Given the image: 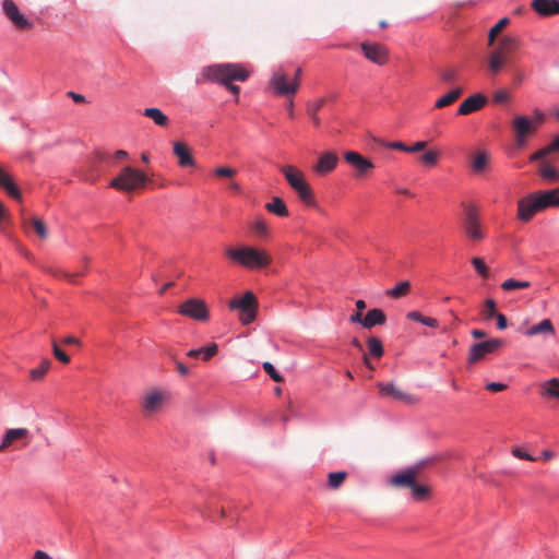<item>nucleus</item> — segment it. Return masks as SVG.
<instances>
[{
    "label": "nucleus",
    "mask_w": 559,
    "mask_h": 559,
    "mask_svg": "<svg viewBox=\"0 0 559 559\" xmlns=\"http://www.w3.org/2000/svg\"><path fill=\"white\" fill-rule=\"evenodd\" d=\"M202 76L204 80L225 85L233 94L238 95L240 87L233 82H245L249 78V71L239 63H221L204 67Z\"/></svg>",
    "instance_id": "f257e3e1"
},
{
    "label": "nucleus",
    "mask_w": 559,
    "mask_h": 559,
    "mask_svg": "<svg viewBox=\"0 0 559 559\" xmlns=\"http://www.w3.org/2000/svg\"><path fill=\"white\" fill-rule=\"evenodd\" d=\"M225 254L231 261L249 270L266 267L271 263V257L265 250L250 246L227 248Z\"/></svg>",
    "instance_id": "f03ea898"
},
{
    "label": "nucleus",
    "mask_w": 559,
    "mask_h": 559,
    "mask_svg": "<svg viewBox=\"0 0 559 559\" xmlns=\"http://www.w3.org/2000/svg\"><path fill=\"white\" fill-rule=\"evenodd\" d=\"M280 170L301 202L308 206H317L313 191L299 168L294 165H284L281 166Z\"/></svg>",
    "instance_id": "7ed1b4c3"
},
{
    "label": "nucleus",
    "mask_w": 559,
    "mask_h": 559,
    "mask_svg": "<svg viewBox=\"0 0 559 559\" xmlns=\"http://www.w3.org/2000/svg\"><path fill=\"white\" fill-rule=\"evenodd\" d=\"M520 47V39L515 36H503L488 58V68L496 75L510 62L511 55Z\"/></svg>",
    "instance_id": "20e7f679"
},
{
    "label": "nucleus",
    "mask_w": 559,
    "mask_h": 559,
    "mask_svg": "<svg viewBox=\"0 0 559 559\" xmlns=\"http://www.w3.org/2000/svg\"><path fill=\"white\" fill-rule=\"evenodd\" d=\"M147 181L148 178L143 171L126 166L109 186L119 191L131 192L144 188Z\"/></svg>",
    "instance_id": "39448f33"
},
{
    "label": "nucleus",
    "mask_w": 559,
    "mask_h": 559,
    "mask_svg": "<svg viewBox=\"0 0 559 559\" xmlns=\"http://www.w3.org/2000/svg\"><path fill=\"white\" fill-rule=\"evenodd\" d=\"M464 209L462 229L464 235L473 241H481L486 234L479 215V211L474 204L462 203Z\"/></svg>",
    "instance_id": "423d86ee"
},
{
    "label": "nucleus",
    "mask_w": 559,
    "mask_h": 559,
    "mask_svg": "<svg viewBox=\"0 0 559 559\" xmlns=\"http://www.w3.org/2000/svg\"><path fill=\"white\" fill-rule=\"evenodd\" d=\"M228 307L233 310H239V320L242 324L248 325L257 318L258 299L252 292H247L242 297L231 299Z\"/></svg>",
    "instance_id": "0eeeda50"
},
{
    "label": "nucleus",
    "mask_w": 559,
    "mask_h": 559,
    "mask_svg": "<svg viewBox=\"0 0 559 559\" xmlns=\"http://www.w3.org/2000/svg\"><path fill=\"white\" fill-rule=\"evenodd\" d=\"M269 86L274 94L284 97H292L298 92L297 82H293L282 67L273 71L270 76Z\"/></svg>",
    "instance_id": "6e6552de"
},
{
    "label": "nucleus",
    "mask_w": 559,
    "mask_h": 559,
    "mask_svg": "<svg viewBox=\"0 0 559 559\" xmlns=\"http://www.w3.org/2000/svg\"><path fill=\"white\" fill-rule=\"evenodd\" d=\"M504 344L506 343L502 338H489L473 344L468 350V364H476L486 359L488 355L498 353L504 346Z\"/></svg>",
    "instance_id": "1a4fd4ad"
},
{
    "label": "nucleus",
    "mask_w": 559,
    "mask_h": 559,
    "mask_svg": "<svg viewBox=\"0 0 559 559\" xmlns=\"http://www.w3.org/2000/svg\"><path fill=\"white\" fill-rule=\"evenodd\" d=\"M178 313L200 322H205L210 318L206 302L199 298L187 299L178 307Z\"/></svg>",
    "instance_id": "9d476101"
},
{
    "label": "nucleus",
    "mask_w": 559,
    "mask_h": 559,
    "mask_svg": "<svg viewBox=\"0 0 559 559\" xmlns=\"http://www.w3.org/2000/svg\"><path fill=\"white\" fill-rule=\"evenodd\" d=\"M2 11L7 19L17 31H29L34 27V22L26 17L13 0L2 1Z\"/></svg>",
    "instance_id": "9b49d317"
},
{
    "label": "nucleus",
    "mask_w": 559,
    "mask_h": 559,
    "mask_svg": "<svg viewBox=\"0 0 559 559\" xmlns=\"http://www.w3.org/2000/svg\"><path fill=\"white\" fill-rule=\"evenodd\" d=\"M512 128L519 146L525 145L526 139L537 130L535 122L525 116H515L512 121Z\"/></svg>",
    "instance_id": "f8f14e48"
},
{
    "label": "nucleus",
    "mask_w": 559,
    "mask_h": 559,
    "mask_svg": "<svg viewBox=\"0 0 559 559\" xmlns=\"http://www.w3.org/2000/svg\"><path fill=\"white\" fill-rule=\"evenodd\" d=\"M360 48L364 56L378 66H383L389 60V50L381 44L364 41Z\"/></svg>",
    "instance_id": "ddd939ff"
},
{
    "label": "nucleus",
    "mask_w": 559,
    "mask_h": 559,
    "mask_svg": "<svg viewBox=\"0 0 559 559\" xmlns=\"http://www.w3.org/2000/svg\"><path fill=\"white\" fill-rule=\"evenodd\" d=\"M344 159L357 170V176L360 177L368 175L374 168V165L370 159L355 151L346 152L344 154Z\"/></svg>",
    "instance_id": "4468645a"
},
{
    "label": "nucleus",
    "mask_w": 559,
    "mask_h": 559,
    "mask_svg": "<svg viewBox=\"0 0 559 559\" xmlns=\"http://www.w3.org/2000/svg\"><path fill=\"white\" fill-rule=\"evenodd\" d=\"M540 212L537 200L533 193L522 198L518 202V218L522 222H530L533 216Z\"/></svg>",
    "instance_id": "2eb2a0df"
},
{
    "label": "nucleus",
    "mask_w": 559,
    "mask_h": 559,
    "mask_svg": "<svg viewBox=\"0 0 559 559\" xmlns=\"http://www.w3.org/2000/svg\"><path fill=\"white\" fill-rule=\"evenodd\" d=\"M378 388L383 395L390 396L393 400L401 401L406 404L417 403V399L414 395L402 391L393 382H389V383L380 382V383H378Z\"/></svg>",
    "instance_id": "dca6fc26"
},
{
    "label": "nucleus",
    "mask_w": 559,
    "mask_h": 559,
    "mask_svg": "<svg viewBox=\"0 0 559 559\" xmlns=\"http://www.w3.org/2000/svg\"><path fill=\"white\" fill-rule=\"evenodd\" d=\"M0 188L3 189L12 199L16 201L22 200L21 190L17 187L13 176L2 165H0Z\"/></svg>",
    "instance_id": "f3484780"
},
{
    "label": "nucleus",
    "mask_w": 559,
    "mask_h": 559,
    "mask_svg": "<svg viewBox=\"0 0 559 559\" xmlns=\"http://www.w3.org/2000/svg\"><path fill=\"white\" fill-rule=\"evenodd\" d=\"M16 441H24L26 445L29 441V431L26 428H14L5 431L2 442L0 443V452L10 448Z\"/></svg>",
    "instance_id": "a211bd4d"
},
{
    "label": "nucleus",
    "mask_w": 559,
    "mask_h": 559,
    "mask_svg": "<svg viewBox=\"0 0 559 559\" xmlns=\"http://www.w3.org/2000/svg\"><path fill=\"white\" fill-rule=\"evenodd\" d=\"M488 99L485 95L480 93H476L469 97H467L459 107L457 114L462 116H466L473 114L475 111L480 110L486 104Z\"/></svg>",
    "instance_id": "6ab92c4d"
},
{
    "label": "nucleus",
    "mask_w": 559,
    "mask_h": 559,
    "mask_svg": "<svg viewBox=\"0 0 559 559\" xmlns=\"http://www.w3.org/2000/svg\"><path fill=\"white\" fill-rule=\"evenodd\" d=\"M540 212L548 207H559V189L533 192Z\"/></svg>",
    "instance_id": "aec40b11"
},
{
    "label": "nucleus",
    "mask_w": 559,
    "mask_h": 559,
    "mask_svg": "<svg viewBox=\"0 0 559 559\" xmlns=\"http://www.w3.org/2000/svg\"><path fill=\"white\" fill-rule=\"evenodd\" d=\"M338 163V157L335 153H323L318 163L312 167L313 171L320 176H324L333 171Z\"/></svg>",
    "instance_id": "412c9836"
},
{
    "label": "nucleus",
    "mask_w": 559,
    "mask_h": 559,
    "mask_svg": "<svg viewBox=\"0 0 559 559\" xmlns=\"http://www.w3.org/2000/svg\"><path fill=\"white\" fill-rule=\"evenodd\" d=\"M416 469H409L408 467L404 471L393 475L390 478V485L395 488H408L411 489L416 481Z\"/></svg>",
    "instance_id": "4be33fe9"
},
{
    "label": "nucleus",
    "mask_w": 559,
    "mask_h": 559,
    "mask_svg": "<svg viewBox=\"0 0 559 559\" xmlns=\"http://www.w3.org/2000/svg\"><path fill=\"white\" fill-rule=\"evenodd\" d=\"M166 401V394L160 391L148 392L142 401V406L147 413L158 412Z\"/></svg>",
    "instance_id": "5701e85b"
},
{
    "label": "nucleus",
    "mask_w": 559,
    "mask_h": 559,
    "mask_svg": "<svg viewBox=\"0 0 559 559\" xmlns=\"http://www.w3.org/2000/svg\"><path fill=\"white\" fill-rule=\"evenodd\" d=\"M532 8L538 15L545 17L559 14L558 0H533Z\"/></svg>",
    "instance_id": "b1692460"
},
{
    "label": "nucleus",
    "mask_w": 559,
    "mask_h": 559,
    "mask_svg": "<svg viewBox=\"0 0 559 559\" xmlns=\"http://www.w3.org/2000/svg\"><path fill=\"white\" fill-rule=\"evenodd\" d=\"M367 346L368 354L364 353L362 360L368 368L373 369V366L369 361L368 355L377 359L381 358L384 354L383 345L378 337L370 336L367 340Z\"/></svg>",
    "instance_id": "393cba45"
},
{
    "label": "nucleus",
    "mask_w": 559,
    "mask_h": 559,
    "mask_svg": "<svg viewBox=\"0 0 559 559\" xmlns=\"http://www.w3.org/2000/svg\"><path fill=\"white\" fill-rule=\"evenodd\" d=\"M174 154L178 158V164L181 167L193 166L194 159L191 155L189 146L183 142L174 143Z\"/></svg>",
    "instance_id": "a878e982"
},
{
    "label": "nucleus",
    "mask_w": 559,
    "mask_h": 559,
    "mask_svg": "<svg viewBox=\"0 0 559 559\" xmlns=\"http://www.w3.org/2000/svg\"><path fill=\"white\" fill-rule=\"evenodd\" d=\"M386 322V317L383 310L379 308L370 309L364 318L362 326L365 329H372L376 325H383Z\"/></svg>",
    "instance_id": "bb28decb"
},
{
    "label": "nucleus",
    "mask_w": 559,
    "mask_h": 559,
    "mask_svg": "<svg viewBox=\"0 0 559 559\" xmlns=\"http://www.w3.org/2000/svg\"><path fill=\"white\" fill-rule=\"evenodd\" d=\"M525 334L527 336H534L537 334H555V328L552 322L549 319H544L539 323L532 325L526 330Z\"/></svg>",
    "instance_id": "cd10ccee"
},
{
    "label": "nucleus",
    "mask_w": 559,
    "mask_h": 559,
    "mask_svg": "<svg viewBox=\"0 0 559 559\" xmlns=\"http://www.w3.org/2000/svg\"><path fill=\"white\" fill-rule=\"evenodd\" d=\"M218 352V346L215 343H211L209 346L197 348V349H190L187 353V356L190 358H199L202 357L203 360H209L214 355H216Z\"/></svg>",
    "instance_id": "c85d7f7f"
},
{
    "label": "nucleus",
    "mask_w": 559,
    "mask_h": 559,
    "mask_svg": "<svg viewBox=\"0 0 559 559\" xmlns=\"http://www.w3.org/2000/svg\"><path fill=\"white\" fill-rule=\"evenodd\" d=\"M265 209L280 217L288 216L287 206L284 203V201L278 197H274L271 202L266 203Z\"/></svg>",
    "instance_id": "c756f323"
},
{
    "label": "nucleus",
    "mask_w": 559,
    "mask_h": 559,
    "mask_svg": "<svg viewBox=\"0 0 559 559\" xmlns=\"http://www.w3.org/2000/svg\"><path fill=\"white\" fill-rule=\"evenodd\" d=\"M143 115L152 119L159 127H166L169 122L168 117L156 107L145 108Z\"/></svg>",
    "instance_id": "7c9ffc66"
},
{
    "label": "nucleus",
    "mask_w": 559,
    "mask_h": 559,
    "mask_svg": "<svg viewBox=\"0 0 559 559\" xmlns=\"http://www.w3.org/2000/svg\"><path fill=\"white\" fill-rule=\"evenodd\" d=\"M462 93H463L462 87H455L454 90L450 91L449 93H447L445 95L440 97L436 102L435 107L440 109V108H444L447 106L452 105L460 98Z\"/></svg>",
    "instance_id": "2f4dec72"
},
{
    "label": "nucleus",
    "mask_w": 559,
    "mask_h": 559,
    "mask_svg": "<svg viewBox=\"0 0 559 559\" xmlns=\"http://www.w3.org/2000/svg\"><path fill=\"white\" fill-rule=\"evenodd\" d=\"M489 163V155L488 153L481 151L474 155L472 160V170L476 174L484 173Z\"/></svg>",
    "instance_id": "473e14b6"
},
{
    "label": "nucleus",
    "mask_w": 559,
    "mask_h": 559,
    "mask_svg": "<svg viewBox=\"0 0 559 559\" xmlns=\"http://www.w3.org/2000/svg\"><path fill=\"white\" fill-rule=\"evenodd\" d=\"M24 226H32L41 239H46L48 237V229L46 224L39 217L34 216L31 218H24Z\"/></svg>",
    "instance_id": "72a5a7b5"
},
{
    "label": "nucleus",
    "mask_w": 559,
    "mask_h": 559,
    "mask_svg": "<svg viewBox=\"0 0 559 559\" xmlns=\"http://www.w3.org/2000/svg\"><path fill=\"white\" fill-rule=\"evenodd\" d=\"M411 292V283L408 281H402L397 283L393 288L388 289L385 295L394 299L405 297Z\"/></svg>",
    "instance_id": "f704fd0d"
},
{
    "label": "nucleus",
    "mask_w": 559,
    "mask_h": 559,
    "mask_svg": "<svg viewBox=\"0 0 559 559\" xmlns=\"http://www.w3.org/2000/svg\"><path fill=\"white\" fill-rule=\"evenodd\" d=\"M406 318L408 320L420 322L421 324L430 326V328L439 326V322L437 319L430 318V317H425L419 311H411L406 314Z\"/></svg>",
    "instance_id": "c9c22d12"
},
{
    "label": "nucleus",
    "mask_w": 559,
    "mask_h": 559,
    "mask_svg": "<svg viewBox=\"0 0 559 559\" xmlns=\"http://www.w3.org/2000/svg\"><path fill=\"white\" fill-rule=\"evenodd\" d=\"M539 176L548 181H559V170L547 163H542L539 166Z\"/></svg>",
    "instance_id": "e433bc0d"
},
{
    "label": "nucleus",
    "mask_w": 559,
    "mask_h": 559,
    "mask_svg": "<svg viewBox=\"0 0 559 559\" xmlns=\"http://www.w3.org/2000/svg\"><path fill=\"white\" fill-rule=\"evenodd\" d=\"M106 159V156L105 154L103 153H96L95 156H94V159L91 162V169L88 170V173L85 175V180L87 181H91V182H94L97 177H98V166L97 164L105 160Z\"/></svg>",
    "instance_id": "4c0bfd02"
},
{
    "label": "nucleus",
    "mask_w": 559,
    "mask_h": 559,
    "mask_svg": "<svg viewBox=\"0 0 559 559\" xmlns=\"http://www.w3.org/2000/svg\"><path fill=\"white\" fill-rule=\"evenodd\" d=\"M554 152H559V135L556 136L554 139V141L548 146L535 152L531 156V160L543 159L547 155H549L550 153H554Z\"/></svg>",
    "instance_id": "58836bf2"
},
{
    "label": "nucleus",
    "mask_w": 559,
    "mask_h": 559,
    "mask_svg": "<svg viewBox=\"0 0 559 559\" xmlns=\"http://www.w3.org/2000/svg\"><path fill=\"white\" fill-rule=\"evenodd\" d=\"M347 477L346 472H332L328 475V486L331 489H338Z\"/></svg>",
    "instance_id": "ea45409f"
},
{
    "label": "nucleus",
    "mask_w": 559,
    "mask_h": 559,
    "mask_svg": "<svg viewBox=\"0 0 559 559\" xmlns=\"http://www.w3.org/2000/svg\"><path fill=\"white\" fill-rule=\"evenodd\" d=\"M530 286H531V283L527 281H518V280H513V278L506 280L501 284V288L506 292H511V290H515V289H524V288H528Z\"/></svg>",
    "instance_id": "a19ab883"
},
{
    "label": "nucleus",
    "mask_w": 559,
    "mask_h": 559,
    "mask_svg": "<svg viewBox=\"0 0 559 559\" xmlns=\"http://www.w3.org/2000/svg\"><path fill=\"white\" fill-rule=\"evenodd\" d=\"M510 23L509 17H502L498 21V23L491 27L488 34V45H492L498 34L502 32V29L508 26Z\"/></svg>",
    "instance_id": "79ce46f5"
},
{
    "label": "nucleus",
    "mask_w": 559,
    "mask_h": 559,
    "mask_svg": "<svg viewBox=\"0 0 559 559\" xmlns=\"http://www.w3.org/2000/svg\"><path fill=\"white\" fill-rule=\"evenodd\" d=\"M50 365H51L50 360H48V359L41 360V362L39 364L38 367H36L29 371V376H31L32 380H35V381L40 380L49 370Z\"/></svg>",
    "instance_id": "37998d69"
},
{
    "label": "nucleus",
    "mask_w": 559,
    "mask_h": 559,
    "mask_svg": "<svg viewBox=\"0 0 559 559\" xmlns=\"http://www.w3.org/2000/svg\"><path fill=\"white\" fill-rule=\"evenodd\" d=\"M439 75L442 82L452 83L459 78V70L453 67L444 68L439 71Z\"/></svg>",
    "instance_id": "c03bdc74"
},
{
    "label": "nucleus",
    "mask_w": 559,
    "mask_h": 559,
    "mask_svg": "<svg viewBox=\"0 0 559 559\" xmlns=\"http://www.w3.org/2000/svg\"><path fill=\"white\" fill-rule=\"evenodd\" d=\"M412 497L415 500H425L430 495V489L427 486L419 485L415 481V485L411 488Z\"/></svg>",
    "instance_id": "a18cd8bd"
},
{
    "label": "nucleus",
    "mask_w": 559,
    "mask_h": 559,
    "mask_svg": "<svg viewBox=\"0 0 559 559\" xmlns=\"http://www.w3.org/2000/svg\"><path fill=\"white\" fill-rule=\"evenodd\" d=\"M439 152L436 150L426 151L420 157L419 160L426 166H435L439 159Z\"/></svg>",
    "instance_id": "49530a36"
},
{
    "label": "nucleus",
    "mask_w": 559,
    "mask_h": 559,
    "mask_svg": "<svg viewBox=\"0 0 559 559\" xmlns=\"http://www.w3.org/2000/svg\"><path fill=\"white\" fill-rule=\"evenodd\" d=\"M545 392L551 396L559 399V379L552 378L544 383Z\"/></svg>",
    "instance_id": "de8ad7c7"
},
{
    "label": "nucleus",
    "mask_w": 559,
    "mask_h": 559,
    "mask_svg": "<svg viewBox=\"0 0 559 559\" xmlns=\"http://www.w3.org/2000/svg\"><path fill=\"white\" fill-rule=\"evenodd\" d=\"M481 313L486 320L495 318L498 313L496 310V301L493 299H487Z\"/></svg>",
    "instance_id": "09e8293b"
},
{
    "label": "nucleus",
    "mask_w": 559,
    "mask_h": 559,
    "mask_svg": "<svg viewBox=\"0 0 559 559\" xmlns=\"http://www.w3.org/2000/svg\"><path fill=\"white\" fill-rule=\"evenodd\" d=\"M252 229L258 236L266 237L269 235V226L262 218H257V221L252 224Z\"/></svg>",
    "instance_id": "8fccbe9b"
},
{
    "label": "nucleus",
    "mask_w": 559,
    "mask_h": 559,
    "mask_svg": "<svg viewBox=\"0 0 559 559\" xmlns=\"http://www.w3.org/2000/svg\"><path fill=\"white\" fill-rule=\"evenodd\" d=\"M472 264L475 267V270L483 276L488 277L489 276V270L487 265L485 264V261L481 258H473Z\"/></svg>",
    "instance_id": "3c124183"
},
{
    "label": "nucleus",
    "mask_w": 559,
    "mask_h": 559,
    "mask_svg": "<svg viewBox=\"0 0 559 559\" xmlns=\"http://www.w3.org/2000/svg\"><path fill=\"white\" fill-rule=\"evenodd\" d=\"M263 369L275 382L284 381V378L281 376V373L275 369V367L271 362L265 361L263 364Z\"/></svg>",
    "instance_id": "603ef678"
},
{
    "label": "nucleus",
    "mask_w": 559,
    "mask_h": 559,
    "mask_svg": "<svg viewBox=\"0 0 559 559\" xmlns=\"http://www.w3.org/2000/svg\"><path fill=\"white\" fill-rule=\"evenodd\" d=\"M52 353L53 356L63 364L70 362V357L52 341Z\"/></svg>",
    "instance_id": "864d4df0"
},
{
    "label": "nucleus",
    "mask_w": 559,
    "mask_h": 559,
    "mask_svg": "<svg viewBox=\"0 0 559 559\" xmlns=\"http://www.w3.org/2000/svg\"><path fill=\"white\" fill-rule=\"evenodd\" d=\"M214 173L217 177L231 178L237 174V170L230 167H218Z\"/></svg>",
    "instance_id": "5fc2aeb1"
},
{
    "label": "nucleus",
    "mask_w": 559,
    "mask_h": 559,
    "mask_svg": "<svg viewBox=\"0 0 559 559\" xmlns=\"http://www.w3.org/2000/svg\"><path fill=\"white\" fill-rule=\"evenodd\" d=\"M381 144L385 147L392 148V150H399L402 152H406L408 150V145L401 141H394V142H381Z\"/></svg>",
    "instance_id": "6e6d98bb"
},
{
    "label": "nucleus",
    "mask_w": 559,
    "mask_h": 559,
    "mask_svg": "<svg viewBox=\"0 0 559 559\" xmlns=\"http://www.w3.org/2000/svg\"><path fill=\"white\" fill-rule=\"evenodd\" d=\"M325 104V98H319L316 102H310L307 105V111L319 112Z\"/></svg>",
    "instance_id": "4d7b16f0"
},
{
    "label": "nucleus",
    "mask_w": 559,
    "mask_h": 559,
    "mask_svg": "<svg viewBox=\"0 0 559 559\" xmlns=\"http://www.w3.org/2000/svg\"><path fill=\"white\" fill-rule=\"evenodd\" d=\"M168 356L174 359L175 366H176L177 371L179 372V374H181V376H188L189 374V368L185 364H182L181 361L177 360L175 355H173L170 352L168 353Z\"/></svg>",
    "instance_id": "13d9d810"
},
{
    "label": "nucleus",
    "mask_w": 559,
    "mask_h": 559,
    "mask_svg": "<svg viewBox=\"0 0 559 559\" xmlns=\"http://www.w3.org/2000/svg\"><path fill=\"white\" fill-rule=\"evenodd\" d=\"M431 463H432V459L423 460V461H419V462L415 463L414 465L409 466L408 468H409V469H414V471L416 469V476H418V475L421 473V471H423L426 466H428L429 464H431Z\"/></svg>",
    "instance_id": "bf43d9fd"
},
{
    "label": "nucleus",
    "mask_w": 559,
    "mask_h": 559,
    "mask_svg": "<svg viewBox=\"0 0 559 559\" xmlns=\"http://www.w3.org/2000/svg\"><path fill=\"white\" fill-rule=\"evenodd\" d=\"M512 453L515 457L518 459H521V460H527V461H535L536 459L534 456H532L530 453L525 452V451H522L521 449L519 448H514L512 450Z\"/></svg>",
    "instance_id": "052dcab7"
},
{
    "label": "nucleus",
    "mask_w": 559,
    "mask_h": 559,
    "mask_svg": "<svg viewBox=\"0 0 559 559\" xmlns=\"http://www.w3.org/2000/svg\"><path fill=\"white\" fill-rule=\"evenodd\" d=\"M496 103H507L509 100V93L506 90H499L493 95Z\"/></svg>",
    "instance_id": "680f3d73"
},
{
    "label": "nucleus",
    "mask_w": 559,
    "mask_h": 559,
    "mask_svg": "<svg viewBox=\"0 0 559 559\" xmlns=\"http://www.w3.org/2000/svg\"><path fill=\"white\" fill-rule=\"evenodd\" d=\"M427 147V142L425 141H418L415 142L413 145H408L407 153H417L421 152Z\"/></svg>",
    "instance_id": "e2e57ef3"
},
{
    "label": "nucleus",
    "mask_w": 559,
    "mask_h": 559,
    "mask_svg": "<svg viewBox=\"0 0 559 559\" xmlns=\"http://www.w3.org/2000/svg\"><path fill=\"white\" fill-rule=\"evenodd\" d=\"M495 318L497 319V328L499 330H506L508 328V320L504 314L498 312Z\"/></svg>",
    "instance_id": "0e129e2a"
},
{
    "label": "nucleus",
    "mask_w": 559,
    "mask_h": 559,
    "mask_svg": "<svg viewBox=\"0 0 559 559\" xmlns=\"http://www.w3.org/2000/svg\"><path fill=\"white\" fill-rule=\"evenodd\" d=\"M486 389L491 392H501L507 389V385L500 382H489Z\"/></svg>",
    "instance_id": "69168bd1"
},
{
    "label": "nucleus",
    "mask_w": 559,
    "mask_h": 559,
    "mask_svg": "<svg viewBox=\"0 0 559 559\" xmlns=\"http://www.w3.org/2000/svg\"><path fill=\"white\" fill-rule=\"evenodd\" d=\"M535 114V117L534 119H531L532 121L535 122L536 124V129H538V127L544 122L545 120V115L543 114V111H540L539 109H535L534 111Z\"/></svg>",
    "instance_id": "338daca9"
},
{
    "label": "nucleus",
    "mask_w": 559,
    "mask_h": 559,
    "mask_svg": "<svg viewBox=\"0 0 559 559\" xmlns=\"http://www.w3.org/2000/svg\"><path fill=\"white\" fill-rule=\"evenodd\" d=\"M32 559H52L47 552L36 550Z\"/></svg>",
    "instance_id": "774afa93"
}]
</instances>
